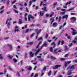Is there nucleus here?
Returning <instances> with one entry per match:
<instances>
[{"label": "nucleus", "instance_id": "obj_2", "mask_svg": "<svg viewBox=\"0 0 77 77\" xmlns=\"http://www.w3.org/2000/svg\"><path fill=\"white\" fill-rule=\"evenodd\" d=\"M61 66V65H57L53 67V69H57L58 68H59V67H60Z\"/></svg>", "mask_w": 77, "mask_h": 77}, {"label": "nucleus", "instance_id": "obj_1", "mask_svg": "<svg viewBox=\"0 0 77 77\" xmlns=\"http://www.w3.org/2000/svg\"><path fill=\"white\" fill-rule=\"evenodd\" d=\"M51 45H54L53 48L52 47H51L49 48L50 51H51V52H53V48H54L56 47V44H55V42H52L51 44Z\"/></svg>", "mask_w": 77, "mask_h": 77}, {"label": "nucleus", "instance_id": "obj_59", "mask_svg": "<svg viewBox=\"0 0 77 77\" xmlns=\"http://www.w3.org/2000/svg\"><path fill=\"white\" fill-rule=\"evenodd\" d=\"M4 11V10H2V11H0V14H2L3 13V12Z\"/></svg>", "mask_w": 77, "mask_h": 77}, {"label": "nucleus", "instance_id": "obj_11", "mask_svg": "<svg viewBox=\"0 0 77 77\" xmlns=\"http://www.w3.org/2000/svg\"><path fill=\"white\" fill-rule=\"evenodd\" d=\"M42 10H44L45 12H47V7H45L44 8H42Z\"/></svg>", "mask_w": 77, "mask_h": 77}, {"label": "nucleus", "instance_id": "obj_60", "mask_svg": "<svg viewBox=\"0 0 77 77\" xmlns=\"http://www.w3.org/2000/svg\"><path fill=\"white\" fill-rule=\"evenodd\" d=\"M26 12H29V10H28V8H27V7H26Z\"/></svg>", "mask_w": 77, "mask_h": 77}, {"label": "nucleus", "instance_id": "obj_6", "mask_svg": "<svg viewBox=\"0 0 77 77\" xmlns=\"http://www.w3.org/2000/svg\"><path fill=\"white\" fill-rule=\"evenodd\" d=\"M29 54L30 56V57H33L34 56V54L32 52V51L29 52Z\"/></svg>", "mask_w": 77, "mask_h": 77}, {"label": "nucleus", "instance_id": "obj_30", "mask_svg": "<svg viewBox=\"0 0 77 77\" xmlns=\"http://www.w3.org/2000/svg\"><path fill=\"white\" fill-rule=\"evenodd\" d=\"M29 29H27L25 30V33H27L29 32Z\"/></svg>", "mask_w": 77, "mask_h": 77}, {"label": "nucleus", "instance_id": "obj_20", "mask_svg": "<svg viewBox=\"0 0 77 77\" xmlns=\"http://www.w3.org/2000/svg\"><path fill=\"white\" fill-rule=\"evenodd\" d=\"M75 68V67H74V65H73L70 67V69H74Z\"/></svg>", "mask_w": 77, "mask_h": 77}, {"label": "nucleus", "instance_id": "obj_12", "mask_svg": "<svg viewBox=\"0 0 77 77\" xmlns=\"http://www.w3.org/2000/svg\"><path fill=\"white\" fill-rule=\"evenodd\" d=\"M7 46L10 48V50H11V49H12V45L9 44H8L7 45Z\"/></svg>", "mask_w": 77, "mask_h": 77}, {"label": "nucleus", "instance_id": "obj_58", "mask_svg": "<svg viewBox=\"0 0 77 77\" xmlns=\"http://www.w3.org/2000/svg\"><path fill=\"white\" fill-rule=\"evenodd\" d=\"M35 34L33 33V34H31V35L30 36V37L31 38H32V37H33V36Z\"/></svg>", "mask_w": 77, "mask_h": 77}, {"label": "nucleus", "instance_id": "obj_3", "mask_svg": "<svg viewBox=\"0 0 77 77\" xmlns=\"http://www.w3.org/2000/svg\"><path fill=\"white\" fill-rule=\"evenodd\" d=\"M8 21H9V19H8L6 22V24H7L8 26H10L11 25V23L10 22H8Z\"/></svg>", "mask_w": 77, "mask_h": 77}, {"label": "nucleus", "instance_id": "obj_64", "mask_svg": "<svg viewBox=\"0 0 77 77\" xmlns=\"http://www.w3.org/2000/svg\"><path fill=\"white\" fill-rule=\"evenodd\" d=\"M6 69H4V74H6Z\"/></svg>", "mask_w": 77, "mask_h": 77}, {"label": "nucleus", "instance_id": "obj_21", "mask_svg": "<svg viewBox=\"0 0 77 77\" xmlns=\"http://www.w3.org/2000/svg\"><path fill=\"white\" fill-rule=\"evenodd\" d=\"M50 58L53 59V60H55L56 58L55 57H54L53 56H51L50 57Z\"/></svg>", "mask_w": 77, "mask_h": 77}, {"label": "nucleus", "instance_id": "obj_23", "mask_svg": "<svg viewBox=\"0 0 77 77\" xmlns=\"http://www.w3.org/2000/svg\"><path fill=\"white\" fill-rule=\"evenodd\" d=\"M32 69V66H30L29 68H28V70H29V71H31Z\"/></svg>", "mask_w": 77, "mask_h": 77}, {"label": "nucleus", "instance_id": "obj_48", "mask_svg": "<svg viewBox=\"0 0 77 77\" xmlns=\"http://www.w3.org/2000/svg\"><path fill=\"white\" fill-rule=\"evenodd\" d=\"M39 60H40V61H44V60L42 58H41L40 59H39Z\"/></svg>", "mask_w": 77, "mask_h": 77}, {"label": "nucleus", "instance_id": "obj_38", "mask_svg": "<svg viewBox=\"0 0 77 77\" xmlns=\"http://www.w3.org/2000/svg\"><path fill=\"white\" fill-rule=\"evenodd\" d=\"M73 9V8H71L70 9H68L67 11H71V10H72Z\"/></svg>", "mask_w": 77, "mask_h": 77}, {"label": "nucleus", "instance_id": "obj_19", "mask_svg": "<svg viewBox=\"0 0 77 77\" xmlns=\"http://www.w3.org/2000/svg\"><path fill=\"white\" fill-rule=\"evenodd\" d=\"M65 49L64 50V51H66V50H68V48L66 45L65 46Z\"/></svg>", "mask_w": 77, "mask_h": 77}, {"label": "nucleus", "instance_id": "obj_8", "mask_svg": "<svg viewBox=\"0 0 77 77\" xmlns=\"http://www.w3.org/2000/svg\"><path fill=\"white\" fill-rule=\"evenodd\" d=\"M52 25L54 27H57V23L56 22L52 24Z\"/></svg>", "mask_w": 77, "mask_h": 77}, {"label": "nucleus", "instance_id": "obj_40", "mask_svg": "<svg viewBox=\"0 0 77 77\" xmlns=\"http://www.w3.org/2000/svg\"><path fill=\"white\" fill-rule=\"evenodd\" d=\"M48 34H46L45 36V38L47 39L48 38Z\"/></svg>", "mask_w": 77, "mask_h": 77}, {"label": "nucleus", "instance_id": "obj_14", "mask_svg": "<svg viewBox=\"0 0 77 77\" xmlns=\"http://www.w3.org/2000/svg\"><path fill=\"white\" fill-rule=\"evenodd\" d=\"M41 29H39V30H38L37 32H36L37 36H38V35L39 34V33L40 32H41Z\"/></svg>", "mask_w": 77, "mask_h": 77}, {"label": "nucleus", "instance_id": "obj_18", "mask_svg": "<svg viewBox=\"0 0 77 77\" xmlns=\"http://www.w3.org/2000/svg\"><path fill=\"white\" fill-rule=\"evenodd\" d=\"M27 45H32L33 44V42H30L29 43H28L27 44Z\"/></svg>", "mask_w": 77, "mask_h": 77}, {"label": "nucleus", "instance_id": "obj_26", "mask_svg": "<svg viewBox=\"0 0 77 77\" xmlns=\"http://www.w3.org/2000/svg\"><path fill=\"white\" fill-rule=\"evenodd\" d=\"M71 1H69L68 3V2H67L66 3V6H67V5H70V4H71Z\"/></svg>", "mask_w": 77, "mask_h": 77}, {"label": "nucleus", "instance_id": "obj_61", "mask_svg": "<svg viewBox=\"0 0 77 77\" xmlns=\"http://www.w3.org/2000/svg\"><path fill=\"white\" fill-rule=\"evenodd\" d=\"M71 63V61H69L67 62V63L68 64H69Z\"/></svg>", "mask_w": 77, "mask_h": 77}, {"label": "nucleus", "instance_id": "obj_13", "mask_svg": "<svg viewBox=\"0 0 77 77\" xmlns=\"http://www.w3.org/2000/svg\"><path fill=\"white\" fill-rule=\"evenodd\" d=\"M39 14L40 16H41V17H42V16L44 15V13L42 12L41 11H40Z\"/></svg>", "mask_w": 77, "mask_h": 77}, {"label": "nucleus", "instance_id": "obj_63", "mask_svg": "<svg viewBox=\"0 0 77 77\" xmlns=\"http://www.w3.org/2000/svg\"><path fill=\"white\" fill-rule=\"evenodd\" d=\"M57 2H56L55 3H54L53 4V6H56V5H57Z\"/></svg>", "mask_w": 77, "mask_h": 77}, {"label": "nucleus", "instance_id": "obj_32", "mask_svg": "<svg viewBox=\"0 0 77 77\" xmlns=\"http://www.w3.org/2000/svg\"><path fill=\"white\" fill-rule=\"evenodd\" d=\"M71 30H72L73 32H76V30H75V29H74L72 28H71Z\"/></svg>", "mask_w": 77, "mask_h": 77}, {"label": "nucleus", "instance_id": "obj_22", "mask_svg": "<svg viewBox=\"0 0 77 77\" xmlns=\"http://www.w3.org/2000/svg\"><path fill=\"white\" fill-rule=\"evenodd\" d=\"M51 74V71H50L48 73V76H50Z\"/></svg>", "mask_w": 77, "mask_h": 77}, {"label": "nucleus", "instance_id": "obj_33", "mask_svg": "<svg viewBox=\"0 0 77 77\" xmlns=\"http://www.w3.org/2000/svg\"><path fill=\"white\" fill-rule=\"evenodd\" d=\"M65 12H61L60 13V15H63L64 14H65Z\"/></svg>", "mask_w": 77, "mask_h": 77}, {"label": "nucleus", "instance_id": "obj_7", "mask_svg": "<svg viewBox=\"0 0 77 77\" xmlns=\"http://www.w3.org/2000/svg\"><path fill=\"white\" fill-rule=\"evenodd\" d=\"M47 42H45L44 44L42 45L41 47H43L44 46H45V47H47Z\"/></svg>", "mask_w": 77, "mask_h": 77}, {"label": "nucleus", "instance_id": "obj_16", "mask_svg": "<svg viewBox=\"0 0 77 77\" xmlns=\"http://www.w3.org/2000/svg\"><path fill=\"white\" fill-rule=\"evenodd\" d=\"M58 50V48H56L54 50V54H57V53H58V52L56 51L57 50Z\"/></svg>", "mask_w": 77, "mask_h": 77}, {"label": "nucleus", "instance_id": "obj_52", "mask_svg": "<svg viewBox=\"0 0 77 77\" xmlns=\"http://www.w3.org/2000/svg\"><path fill=\"white\" fill-rule=\"evenodd\" d=\"M61 42V41L60 40L59 42L58 43L57 45H59L60 43V42Z\"/></svg>", "mask_w": 77, "mask_h": 77}, {"label": "nucleus", "instance_id": "obj_51", "mask_svg": "<svg viewBox=\"0 0 77 77\" xmlns=\"http://www.w3.org/2000/svg\"><path fill=\"white\" fill-rule=\"evenodd\" d=\"M9 68L11 71H12V69H11V66H9Z\"/></svg>", "mask_w": 77, "mask_h": 77}, {"label": "nucleus", "instance_id": "obj_34", "mask_svg": "<svg viewBox=\"0 0 77 77\" xmlns=\"http://www.w3.org/2000/svg\"><path fill=\"white\" fill-rule=\"evenodd\" d=\"M42 39V37H40L38 39V41H41Z\"/></svg>", "mask_w": 77, "mask_h": 77}, {"label": "nucleus", "instance_id": "obj_44", "mask_svg": "<svg viewBox=\"0 0 77 77\" xmlns=\"http://www.w3.org/2000/svg\"><path fill=\"white\" fill-rule=\"evenodd\" d=\"M13 11H14L15 12V13H18V11L16 10L15 9H14Z\"/></svg>", "mask_w": 77, "mask_h": 77}, {"label": "nucleus", "instance_id": "obj_41", "mask_svg": "<svg viewBox=\"0 0 77 77\" xmlns=\"http://www.w3.org/2000/svg\"><path fill=\"white\" fill-rule=\"evenodd\" d=\"M43 3H44V2H41V3H40V5L41 6H42V5H43Z\"/></svg>", "mask_w": 77, "mask_h": 77}, {"label": "nucleus", "instance_id": "obj_24", "mask_svg": "<svg viewBox=\"0 0 77 77\" xmlns=\"http://www.w3.org/2000/svg\"><path fill=\"white\" fill-rule=\"evenodd\" d=\"M8 57H9L10 59H12V58L13 57V56H11L10 55H8Z\"/></svg>", "mask_w": 77, "mask_h": 77}, {"label": "nucleus", "instance_id": "obj_49", "mask_svg": "<svg viewBox=\"0 0 77 77\" xmlns=\"http://www.w3.org/2000/svg\"><path fill=\"white\" fill-rule=\"evenodd\" d=\"M9 3H10V1H9V0H8L7 1V5H8L9 4Z\"/></svg>", "mask_w": 77, "mask_h": 77}, {"label": "nucleus", "instance_id": "obj_57", "mask_svg": "<svg viewBox=\"0 0 77 77\" xmlns=\"http://www.w3.org/2000/svg\"><path fill=\"white\" fill-rule=\"evenodd\" d=\"M67 65H68V64H67V63H65V67L67 66Z\"/></svg>", "mask_w": 77, "mask_h": 77}, {"label": "nucleus", "instance_id": "obj_56", "mask_svg": "<svg viewBox=\"0 0 77 77\" xmlns=\"http://www.w3.org/2000/svg\"><path fill=\"white\" fill-rule=\"evenodd\" d=\"M17 73L18 75L19 76V77H20V73H18V72H17Z\"/></svg>", "mask_w": 77, "mask_h": 77}, {"label": "nucleus", "instance_id": "obj_55", "mask_svg": "<svg viewBox=\"0 0 77 77\" xmlns=\"http://www.w3.org/2000/svg\"><path fill=\"white\" fill-rule=\"evenodd\" d=\"M32 1H30L29 2V5H32Z\"/></svg>", "mask_w": 77, "mask_h": 77}, {"label": "nucleus", "instance_id": "obj_45", "mask_svg": "<svg viewBox=\"0 0 77 77\" xmlns=\"http://www.w3.org/2000/svg\"><path fill=\"white\" fill-rule=\"evenodd\" d=\"M65 56L66 58L68 57V54H65Z\"/></svg>", "mask_w": 77, "mask_h": 77}, {"label": "nucleus", "instance_id": "obj_28", "mask_svg": "<svg viewBox=\"0 0 77 77\" xmlns=\"http://www.w3.org/2000/svg\"><path fill=\"white\" fill-rule=\"evenodd\" d=\"M65 44V42H64V41H63V40H62L61 41V45H63V44Z\"/></svg>", "mask_w": 77, "mask_h": 77}, {"label": "nucleus", "instance_id": "obj_15", "mask_svg": "<svg viewBox=\"0 0 77 77\" xmlns=\"http://www.w3.org/2000/svg\"><path fill=\"white\" fill-rule=\"evenodd\" d=\"M39 51H40V49H38L35 53V55H36V54H37L39 53Z\"/></svg>", "mask_w": 77, "mask_h": 77}, {"label": "nucleus", "instance_id": "obj_5", "mask_svg": "<svg viewBox=\"0 0 77 77\" xmlns=\"http://www.w3.org/2000/svg\"><path fill=\"white\" fill-rule=\"evenodd\" d=\"M18 26H16L15 27V29H14V32L15 33L16 32H19V29L18 28Z\"/></svg>", "mask_w": 77, "mask_h": 77}, {"label": "nucleus", "instance_id": "obj_29", "mask_svg": "<svg viewBox=\"0 0 77 77\" xmlns=\"http://www.w3.org/2000/svg\"><path fill=\"white\" fill-rule=\"evenodd\" d=\"M61 19H62V17H61L60 16L59 18L58 22H60V21H61Z\"/></svg>", "mask_w": 77, "mask_h": 77}, {"label": "nucleus", "instance_id": "obj_42", "mask_svg": "<svg viewBox=\"0 0 77 77\" xmlns=\"http://www.w3.org/2000/svg\"><path fill=\"white\" fill-rule=\"evenodd\" d=\"M66 60V59L65 58H61V60L62 61H63V60Z\"/></svg>", "mask_w": 77, "mask_h": 77}, {"label": "nucleus", "instance_id": "obj_4", "mask_svg": "<svg viewBox=\"0 0 77 77\" xmlns=\"http://www.w3.org/2000/svg\"><path fill=\"white\" fill-rule=\"evenodd\" d=\"M71 19L72 21H74L75 22V21H76V18L75 17H71Z\"/></svg>", "mask_w": 77, "mask_h": 77}, {"label": "nucleus", "instance_id": "obj_36", "mask_svg": "<svg viewBox=\"0 0 77 77\" xmlns=\"http://www.w3.org/2000/svg\"><path fill=\"white\" fill-rule=\"evenodd\" d=\"M43 23H47V21L46 20H43Z\"/></svg>", "mask_w": 77, "mask_h": 77}, {"label": "nucleus", "instance_id": "obj_27", "mask_svg": "<svg viewBox=\"0 0 77 77\" xmlns=\"http://www.w3.org/2000/svg\"><path fill=\"white\" fill-rule=\"evenodd\" d=\"M77 43V41H75V40H73L72 41V44H75V43Z\"/></svg>", "mask_w": 77, "mask_h": 77}, {"label": "nucleus", "instance_id": "obj_39", "mask_svg": "<svg viewBox=\"0 0 77 77\" xmlns=\"http://www.w3.org/2000/svg\"><path fill=\"white\" fill-rule=\"evenodd\" d=\"M13 60L15 63H16V62H17V60H16V59H15V58L13 59Z\"/></svg>", "mask_w": 77, "mask_h": 77}, {"label": "nucleus", "instance_id": "obj_37", "mask_svg": "<svg viewBox=\"0 0 77 77\" xmlns=\"http://www.w3.org/2000/svg\"><path fill=\"white\" fill-rule=\"evenodd\" d=\"M53 14H54V13H52L50 15H49L50 17H53Z\"/></svg>", "mask_w": 77, "mask_h": 77}, {"label": "nucleus", "instance_id": "obj_46", "mask_svg": "<svg viewBox=\"0 0 77 77\" xmlns=\"http://www.w3.org/2000/svg\"><path fill=\"white\" fill-rule=\"evenodd\" d=\"M72 45V43H71V44H69L68 46L69 47H71V46Z\"/></svg>", "mask_w": 77, "mask_h": 77}, {"label": "nucleus", "instance_id": "obj_43", "mask_svg": "<svg viewBox=\"0 0 77 77\" xmlns=\"http://www.w3.org/2000/svg\"><path fill=\"white\" fill-rule=\"evenodd\" d=\"M76 33L75 32H72V35H76Z\"/></svg>", "mask_w": 77, "mask_h": 77}, {"label": "nucleus", "instance_id": "obj_47", "mask_svg": "<svg viewBox=\"0 0 77 77\" xmlns=\"http://www.w3.org/2000/svg\"><path fill=\"white\" fill-rule=\"evenodd\" d=\"M46 18H47V17H48L49 16H50V14H46Z\"/></svg>", "mask_w": 77, "mask_h": 77}, {"label": "nucleus", "instance_id": "obj_54", "mask_svg": "<svg viewBox=\"0 0 77 77\" xmlns=\"http://www.w3.org/2000/svg\"><path fill=\"white\" fill-rule=\"evenodd\" d=\"M13 7L15 9H17V8L16 7V6L15 5L13 6Z\"/></svg>", "mask_w": 77, "mask_h": 77}, {"label": "nucleus", "instance_id": "obj_9", "mask_svg": "<svg viewBox=\"0 0 77 77\" xmlns=\"http://www.w3.org/2000/svg\"><path fill=\"white\" fill-rule=\"evenodd\" d=\"M65 18H66V20H67V19L68 18V15H66L63 17V19H64Z\"/></svg>", "mask_w": 77, "mask_h": 77}, {"label": "nucleus", "instance_id": "obj_35", "mask_svg": "<svg viewBox=\"0 0 77 77\" xmlns=\"http://www.w3.org/2000/svg\"><path fill=\"white\" fill-rule=\"evenodd\" d=\"M63 51V50H62V49H60L58 50L57 52H58H58H62Z\"/></svg>", "mask_w": 77, "mask_h": 77}, {"label": "nucleus", "instance_id": "obj_53", "mask_svg": "<svg viewBox=\"0 0 77 77\" xmlns=\"http://www.w3.org/2000/svg\"><path fill=\"white\" fill-rule=\"evenodd\" d=\"M13 7L15 9H17V8L16 7V6L15 5L13 6Z\"/></svg>", "mask_w": 77, "mask_h": 77}, {"label": "nucleus", "instance_id": "obj_62", "mask_svg": "<svg viewBox=\"0 0 77 77\" xmlns=\"http://www.w3.org/2000/svg\"><path fill=\"white\" fill-rule=\"evenodd\" d=\"M39 45H37L36 46V48H38L39 47Z\"/></svg>", "mask_w": 77, "mask_h": 77}, {"label": "nucleus", "instance_id": "obj_31", "mask_svg": "<svg viewBox=\"0 0 77 77\" xmlns=\"http://www.w3.org/2000/svg\"><path fill=\"white\" fill-rule=\"evenodd\" d=\"M72 73L71 72H70L68 71V73H67V75H70Z\"/></svg>", "mask_w": 77, "mask_h": 77}, {"label": "nucleus", "instance_id": "obj_50", "mask_svg": "<svg viewBox=\"0 0 77 77\" xmlns=\"http://www.w3.org/2000/svg\"><path fill=\"white\" fill-rule=\"evenodd\" d=\"M67 38L69 39H70V40L71 39V37H70V36H69V35L67 36Z\"/></svg>", "mask_w": 77, "mask_h": 77}, {"label": "nucleus", "instance_id": "obj_10", "mask_svg": "<svg viewBox=\"0 0 77 77\" xmlns=\"http://www.w3.org/2000/svg\"><path fill=\"white\" fill-rule=\"evenodd\" d=\"M32 16L30 14H29L28 15V21H31V20H30V18H31V17H32Z\"/></svg>", "mask_w": 77, "mask_h": 77}, {"label": "nucleus", "instance_id": "obj_25", "mask_svg": "<svg viewBox=\"0 0 77 77\" xmlns=\"http://www.w3.org/2000/svg\"><path fill=\"white\" fill-rule=\"evenodd\" d=\"M27 53L26 52L25 54V59H27Z\"/></svg>", "mask_w": 77, "mask_h": 77}, {"label": "nucleus", "instance_id": "obj_17", "mask_svg": "<svg viewBox=\"0 0 77 77\" xmlns=\"http://www.w3.org/2000/svg\"><path fill=\"white\" fill-rule=\"evenodd\" d=\"M21 19H19V24H22V23H23Z\"/></svg>", "mask_w": 77, "mask_h": 77}]
</instances>
